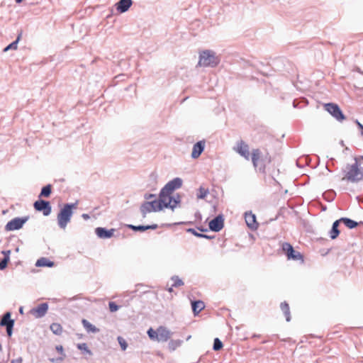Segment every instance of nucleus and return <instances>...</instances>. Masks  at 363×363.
<instances>
[{
	"instance_id": "55",
	"label": "nucleus",
	"mask_w": 363,
	"mask_h": 363,
	"mask_svg": "<svg viewBox=\"0 0 363 363\" xmlns=\"http://www.w3.org/2000/svg\"><path fill=\"white\" fill-rule=\"evenodd\" d=\"M197 229L201 232H206L207 231V229L206 228H204L203 227H198Z\"/></svg>"
},
{
	"instance_id": "36",
	"label": "nucleus",
	"mask_w": 363,
	"mask_h": 363,
	"mask_svg": "<svg viewBox=\"0 0 363 363\" xmlns=\"http://www.w3.org/2000/svg\"><path fill=\"white\" fill-rule=\"evenodd\" d=\"M172 280L173 281V287H179L184 285V281L178 276H173Z\"/></svg>"
},
{
	"instance_id": "54",
	"label": "nucleus",
	"mask_w": 363,
	"mask_h": 363,
	"mask_svg": "<svg viewBox=\"0 0 363 363\" xmlns=\"http://www.w3.org/2000/svg\"><path fill=\"white\" fill-rule=\"evenodd\" d=\"M82 217L84 220H88V219H89V218H90L89 215V214H87V213H83V214L82 215Z\"/></svg>"
},
{
	"instance_id": "26",
	"label": "nucleus",
	"mask_w": 363,
	"mask_h": 363,
	"mask_svg": "<svg viewBox=\"0 0 363 363\" xmlns=\"http://www.w3.org/2000/svg\"><path fill=\"white\" fill-rule=\"evenodd\" d=\"M52 185L51 184H47L46 186H44L40 191V194L38 195V198L40 199L42 197L48 198L50 197L51 193H52Z\"/></svg>"
},
{
	"instance_id": "6",
	"label": "nucleus",
	"mask_w": 363,
	"mask_h": 363,
	"mask_svg": "<svg viewBox=\"0 0 363 363\" xmlns=\"http://www.w3.org/2000/svg\"><path fill=\"white\" fill-rule=\"evenodd\" d=\"M281 249L286 254L288 259L303 261V256L294 250V247L289 242H283Z\"/></svg>"
},
{
	"instance_id": "45",
	"label": "nucleus",
	"mask_w": 363,
	"mask_h": 363,
	"mask_svg": "<svg viewBox=\"0 0 363 363\" xmlns=\"http://www.w3.org/2000/svg\"><path fill=\"white\" fill-rule=\"evenodd\" d=\"M342 223V220H341V218L337 220H335L333 225H332V228H338V226L340 225V223Z\"/></svg>"
},
{
	"instance_id": "62",
	"label": "nucleus",
	"mask_w": 363,
	"mask_h": 363,
	"mask_svg": "<svg viewBox=\"0 0 363 363\" xmlns=\"http://www.w3.org/2000/svg\"><path fill=\"white\" fill-rule=\"evenodd\" d=\"M196 217H199H199H201V213H197L196 214Z\"/></svg>"
},
{
	"instance_id": "57",
	"label": "nucleus",
	"mask_w": 363,
	"mask_h": 363,
	"mask_svg": "<svg viewBox=\"0 0 363 363\" xmlns=\"http://www.w3.org/2000/svg\"><path fill=\"white\" fill-rule=\"evenodd\" d=\"M293 106H294V108H296V107H297V104H296V100H294V101H293Z\"/></svg>"
},
{
	"instance_id": "50",
	"label": "nucleus",
	"mask_w": 363,
	"mask_h": 363,
	"mask_svg": "<svg viewBox=\"0 0 363 363\" xmlns=\"http://www.w3.org/2000/svg\"><path fill=\"white\" fill-rule=\"evenodd\" d=\"M56 350H57V352H59L61 354L63 352V347H62V345L56 346Z\"/></svg>"
},
{
	"instance_id": "22",
	"label": "nucleus",
	"mask_w": 363,
	"mask_h": 363,
	"mask_svg": "<svg viewBox=\"0 0 363 363\" xmlns=\"http://www.w3.org/2000/svg\"><path fill=\"white\" fill-rule=\"evenodd\" d=\"M35 266L38 267H52L55 266V262L46 257H41L37 260Z\"/></svg>"
},
{
	"instance_id": "9",
	"label": "nucleus",
	"mask_w": 363,
	"mask_h": 363,
	"mask_svg": "<svg viewBox=\"0 0 363 363\" xmlns=\"http://www.w3.org/2000/svg\"><path fill=\"white\" fill-rule=\"evenodd\" d=\"M33 207L36 211L42 212L45 216H49L52 211L50 201L41 199L34 202Z\"/></svg>"
},
{
	"instance_id": "56",
	"label": "nucleus",
	"mask_w": 363,
	"mask_h": 363,
	"mask_svg": "<svg viewBox=\"0 0 363 363\" xmlns=\"http://www.w3.org/2000/svg\"><path fill=\"white\" fill-rule=\"evenodd\" d=\"M19 313H21V314H23V308L22 306H21V307L19 308Z\"/></svg>"
},
{
	"instance_id": "2",
	"label": "nucleus",
	"mask_w": 363,
	"mask_h": 363,
	"mask_svg": "<svg viewBox=\"0 0 363 363\" xmlns=\"http://www.w3.org/2000/svg\"><path fill=\"white\" fill-rule=\"evenodd\" d=\"M77 202L65 203L57 214V224L61 229H65L70 222L73 209L77 208Z\"/></svg>"
},
{
	"instance_id": "14",
	"label": "nucleus",
	"mask_w": 363,
	"mask_h": 363,
	"mask_svg": "<svg viewBox=\"0 0 363 363\" xmlns=\"http://www.w3.org/2000/svg\"><path fill=\"white\" fill-rule=\"evenodd\" d=\"M158 337L157 342H167L172 336V333L164 326L157 328Z\"/></svg>"
},
{
	"instance_id": "32",
	"label": "nucleus",
	"mask_w": 363,
	"mask_h": 363,
	"mask_svg": "<svg viewBox=\"0 0 363 363\" xmlns=\"http://www.w3.org/2000/svg\"><path fill=\"white\" fill-rule=\"evenodd\" d=\"M209 191L208 189H205L202 186H200L199 189V194H197V199H203L208 194Z\"/></svg>"
},
{
	"instance_id": "51",
	"label": "nucleus",
	"mask_w": 363,
	"mask_h": 363,
	"mask_svg": "<svg viewBox=\"0 0 363 363\" xmlns=\"http://www.w3.org/2000/svg\"><path fill=\"white\" fill-rule=\"evenodd\" d=\"M62 359H63V357H58L57 359H54V358L50 359V361L52 362H55L62 361Z\"/></svg>"
},
{
	"instance_id": "33",
	"label": "nucleus",
	"mask_w": 363,
	"mask_h": 363,
	"mask_svg": "<svg viewBox=\"0 0 363 363\" xmlns=\"http://www.w3.org/2000/svg\"><path fill=\"white\" fill-rule=\"evenodd\" d=\"M147 333L150 340L157 341V337H158L157 329L156 330H155L154 329L150 328L148 329Z\"/></svg>"
},
{
	"instance_id": "34",
	"label": "nucleus",
	"mask_w": 363,
	"mask_h": 363,
	"mask_svg": "<svg viewBox=\"0 0 363 363\" xmlns=\"http://www.w3.org/2000/svg\"><path fill=\"white\" fill-rule=\"evenodd\" d=\"M223 347V342L218 337H216L213 341V350L214 351H218L221 350Z\"/></svg>"
},
{
	"instance_id": "58",
	"label": "nucleus",
	"mask_w": 363,
	"mask_h": 363,
	"mask_svg": "<svg viewBox=\"0 0 363 363\" xmlns=\"http://www.w3.org/2000/svg\"><path fill=\"white\" fill-rule=\"evenodd\" d=\"M23 0H15V1L17 3V4H20L23 1Z\"/></svg>"
},
{
	"instance_id": "35",
	"label": "nucleus",
	"mask_w": 363,
	"mask_h": 363,
	"mask_svg": "<svg viewBox=\"0 0 363 363\" xmlns=\"http://www.w3.org/2000/svg\"><path fill=\"white\" fill-rule=\"evenodd\" d=\"M77 348L82 350L84 353H86L89 355L92 354L91 351L88 348L87 345L86 343L77 344Z\"/></svg>"
},
{
	"instance_id": "21",
	"label": "nucleus",
	"mask_w": 363,
	"mask_h": 363,
	"mask_svg": "<svg viewBox=\"0 0 363 363\" xmlns=\"http://www.w3.org/2000/svg\"><path fill=\"white\" fill-rule=\"evenodd\" d=\"M22 35H23V30H19L18 31V35H17L16 39L13 42H12L9 45H8L4 49V52H7L9 50H16L17 48H18V43L21 40V39L22 38Z\"/></svg>"
},
{
	"instance_id": "60",
	"label": "nucleus",
	"mask_w": 363,
	"mask_h": 363,
	"mask_svg": "<svg viewBox=\"0 0 363 363\" xmlns=\"http://www.w3.org/2000/svg\"><path fill=\"white\" fill-rule=\"evenodd\" d=\"M322 210H323V211H325V210H326V206H323V207H322Z\"/></svg>"
},
{
	"instance_id": "27",
	"label": "nucleus",
	"mask_w": 363,
	"mask_h": 363,
	"mask_svg": "<svg viewBox=\"0 0 363 363\" xmlns=\"http://www.w3.org/2000/svg\"><path fill=\"white\" fill-rule=\"evenodd\" d=\"M280 308L286 317V320L289 322L291 320V314L289 304L286 301H284L281 303Z\"/></svg>"
},
{
	"instance_id": "61",
	"label": "nucleus",
	"mask_w": 363,
	"mask_h": 363,
	"mask_svg": "<svg viewBox=\"0 0 363 363\" xmlns=\"http://www.w3.org/2000/svg\"><path fill=\"white\" fill-rule=\"evenodd\" d=\"M196 217H199H199H201V213H197L196 214Z\"/></svg>"
},
{
	"instance_id": "18",
	"label": "nucleus",
	"mask_w": 363,
	"mask_h": 363,
	"mask_svg": "<svg viewBox=\"0 0 363 363\" xmlns=\"http://www.w3.org/2000/svg\"><path fill=\"white\" fill-rule=\"evenodd\" d=\"M236 151L245 159H250V152L248 145L242 140L238 143Z\"/></svg>"
},
{
	"instance_id": "48",
	"label": "nucleus",
	"mask_w": 363,
	"mask_h": 363,
	"mask_svg": "<svg viewBox=\"0 0 363 363\" xmlns=\"http://www.w3.org/2000/svg\"><path fill=\"white\" fill-rule=\"evenodd\" d=\"M355 123H356L358 128L361 131V135H363V125L361 123H359L357 120L355 121Z\"/></svg>"
},
{
	"instance_id": "8",
	"label": "nucleus",
	"mask_w": 363,
	"mask_h": 363,
	"mask_svg": "<svg viewBox=\"0 0 363 363\" xmlns=\"http://www.w3.org/2000/svg\"><path fill=\"white\" fill-rule=\"evenodd\" d=\"M325 110L330 113L337 121L342 122L345 116L339 106L334 103H328L324 105Z\"/></svg>"
},
{
	"instance_id": "63",
	"label": "nucleus",
	"mask_w": 363,
	"mask_h": 363,
	"mask_svg": "<svg viewBox=\"0 0 363 363\" xmlns=\"http://www.w3.org/2000/svg\"><path fill=\"white\" fill-rule=\"evenodd\" d=\"M253 337H259V335H254Z\"/></svg>"
},
{
	"instance_id": "15",
	"label": "nucleus",
	"mask_w": 363,
	"mask_h": 363,
	"mask_svg": "<svg viewBox=\"0 0 363 363\" xmlns=\"http://www.w3.org/2000/svg\"><path fill=\"white\" fill-rule=\"evenodd\" d=\"M245 219L247 225L252 230H257L258 228V223L256 220V216L252 211L246 212L245 213Z\"/></svg>"
},
{
	"instance_id": "17",
	"label": "nucleus",
	"mask_w": 363,
	"mask_h": 363,
	"mask_svg": "<svg viewBox=\"0 0 363 363\" xmlns=\"http://www.w3.org/2000/svg\"><path fill=\"white\" fill-rule=\"evenodd\" d=\"M133 4L132 0H119L116 4V10L121 13H125L128 11Z\"/></svg>"
},
{
	"instance_id": "12",
	"label": "nucleus",
	"mask_w": 363,
	"mask_h": 363,
	"mask_svg": "<svg viewBox=\"0 0 363 363\" xmlns=\"http://www.w3.org/2000/svg\"><path fill=\"white\" fill-rule=\"evenodd\" d=\"M48 310V304L47 303H43L39 304L37 307L32 308L30 313L36 318H40L45 315Z\"/></svg>"
},
{
	"instance_id": "25",
	"label": "nucleus",
	"mask_w": 363,
	"mask_h": 363,
	"mask_svg": "<svg viewBox=\"0 0 363 363\" xmlns=\"http://www.w3.org/2000/svg\"><path fill=\"white\" fill-rule=\"evenodd\" d=\"M342 223L347 227L349 229L355 228L359 225V223L355 220H353L349 218L342 217L341 218Z\"/></svg>"
},
{
	"instance_id": "47",
	"label": "nucleus",
	"mask_w": 363,
	"mask_h": 363,
	"mask_svg": "<svg viewBox=\"0 0 363 363\" xmlns=\"http://www.w3.org/2000/svg\"><path fill=\"white\" fill-rule=\"evenodd\" d=\"M355 123H356L358 128L361 131V135H363V125L361 123H359L357 120L355 121Z\"/></svg>"
},
{
	"instance_id": "64",
	"label": "nucleus",
	"mask_w": 363,
	"mask_h": 363,
	"mask_svg": "<svg viewBox=\"0 0 363 363\" xmlns=\"http://www.w3.org/2000/svg\"><path fill=\"white\" fill-rule=\"evenodd\" d=\"M341 145H344V143H343V141H341Z\"/></svg>"
},
{
	"instance_id": "30",
	"label": "nucleus",
	"mask_w": 363,
	"mask_h": 363,
	"mask_svg": "<svg viewBox=\"0 0 363 363\" xmlns=\"http://www.w3.org/2000/svg\"><path fill=\"white\" fill-rule=\"evenodd\" d=\"M50 328L51 331L57 335H61L62 333V327L60 324L57 323H53L50 325Z\"/></svg>"
},
{
	"instance_id": "19",
	"label": "nucleus",
	"mask_w": 363,
	"mask_h": 363,
	"mask_svg": "<svg viewBox=\"0 0 363 363\" xmlns=\"http://www.w3.org/2000/svg\"><path fill=\"white\" fill-rule=\"evenodd\" d=\"M128 228L134 230V231H140V232H144L147 230H155L158 228V225L157 224H152V225H128Z\"/></svg>"
},
{
	"instance_id": "42",
	"label": "nucleus",
	"mask_w": 363,
	"mask_h": 363,
	"mask_svg": "<svg viewBox=\"0 0 363 363\" xmlns=\"http://www.w3.org/2000/svg\"><path fill=\"white\" fill-rule=\"evenodd\" d=\"M186 231H187L188 233H192L194 235H195V236H196V237H197V238L203 237L202 233H198V232H197V231H196V230H195V229H194V228H189V229H187V230H186Z\"/></svg>"
},
{
	"instance_id": "59",
	"label": "nucleus",
	"mask_w": 363,
	"mask_h": 363,
	"mask_svg": "<svg viewBox=\"0 0 363 363\" xmlns=\"http://www.w3.org/2000/svg\"><path fill=\"white\" fill-rule=\"evenodd\" d=\"M184 223H183V222H180V223H178L177 224H178V225H179V224H184ZM188 223V224H191V222H189V223Z\"/></svg>"
},
{
	"instance_id": "3",
	"label": "nucleus",
	"mask_w": 363,
	"mask_h": 363,
	"mask_svg": "<svg viewBox=\"0 0 363 363\" xmlns=\"http://www.w3.org/2000/svg\"><path fill=\"white\" fill-rule=\"evenodd\" d=\"M252 162L254 167L257 168L259 172L265 173L266 167L270 164L272 158L268 153L263 155L259 149H253L252 152Z\"/></svg>"
},
{
	"instance_id": "43",
	"label": "nucleus",
	"mask_w": 363,
	"mask_h": 363,
	"mask_svg": "<svg viewBox=\"0 0 363 363\" xmlns=\"http://www.w3.org/2000/svg\"><path fill=\"white\" fill-rule=\"evenodd\" d=\"M156 196H156V194H145L144 195V198H145V199H146V200H147V201H148V200L152 201V200H153V199H156Z\"/></svg>"
},
{
	"instance_id": "24",
	"label": "nucleus",
	"mask_w": 363,
	"mask_h": 363,
	"mask_svg": "<svg viewBox=\"0 0 363 363\" xmlns=\"http://www.w3.org/2000/svg\"><path fill=\"white\" fill-rule=\"evenodd\" d=\"M82 323L88 333H96L99 332V328H97L95 325H92L86 319H82Z\"/></svg>"
},
{
	"instance_id": "53",
	"label": "nucleus",
	"mask_w": 363,
	"mask_h": 363,
	"mask_svg": "<svg viewBox=\"0 0 363 363\" xmlns=\"http://www.w3.org/2000/svg\"><path fill=\"white\" fill-rule=\"evenodd\" d=\"M202 235H203V237H202L203 238H206V239H208V240L214 238V236H210V235H208L206 234H203V233H202Z\"/></svg>"
},
{
	"instance_id": "4",
	"label": "nucleus",
	"mask_w": 363,
	"mask_h": 363,
	"mask_svg": "<svg viewBox=\"0 0 363 363\" xmlns=\"http://www.w3.org/2000/svg\"><path fill=\"white\" fill-rule=\"evenodd\" d=\"M220 62V58L216 53L209 50H206L200 53L199 64L204 67H216Z\"/></svg>"
},
{
	"instance_id": "1",
	"label": "nucleus",
	"mask_w": 363,
	"mask_h": 363,
	"mask_svg": "<svg viewBox=\"0 0 363 363\" xmlns=\"http://www.w3.org/2000/svg\"><path fill=\"white\" fill-rule=\"evenodd\" d=\"M360 160H363V156L355 157L354 164L346 165L345 169L342 170L344 173L342 180L351 183H358L363 181V167H360Z\"/></svg>"
},
{
	"instance_id": "49",
	"label": "nucleus",
	"mask_w": 363,
	"mask_h": 363,
	"mask_svg": "<svg viewBox=\"0 0 363 363\" xmlns=\"http://www.w3.org/2000/svg\"><path fill=\"white\" fill-rule=\"evenodd\" d=\"M22 362H23V359L21 357H19L16 359H12L11 362V363H22Z\"/></svg>"
},
{
	"instance_id": "40",
	"label": "nucleus",
	"mask_w": 363,
	"mask_h": 363,
	"mask_svg": "<svg viewBox=\"0 0 363 363\" xmlns=\"http://www.w3.org/2000/svg\"><path fill=\"white\" fill-rule=\"evenodd\" d=\"M118 340L121 347L122 350H125L128 347V344L125 342V340L122 337L120 336L118 337Z\"/></svg>"
},
{
	"instance_id": "16",
	"label": "nucleus",
	"mask_w": 363,
	"mask_h": 363,
	"mask_svg": "<svg viewBox=\"0 0 363 363\" xmlns=\"http://www.w3.org/2000/svg\"><path fill=\"white\" fill-rule=\"evenodd\" d=\"M205 148V141L204 140H200L197 143H196L192 149L191 152V157L193 159L198 158L201 153L203 152Z\"/></svg>"
},
{
	"instance_id": "41",
	"label": "nucleus",
	"mask_w": 363,
	"mask_h": 363,
	"mask_svg": "<svg viewBox=\"0 0 363 363\" xmlns=\"http://www.w3.org/2000/svg\"><path fill=\"white\" fill-rule=\"evenodd\" d=\"M9 262V259H7V257H4L2 259L0 260V269L3 270L4 269Z\"/></svg>"
},
{
	"instance_id": "13",
	"label": "nucleus",
	"mask_w": 363,
	"mask_h": 363,
	"mask_svg": "<svg viewBox=\"0 0 363 363\" xmlns=\"http://www.w3.org/2000/svg\"><path fill=\"white\" fill-rule=\"evenodd\" d=\"M116 229H107L106 228L98 227L95 228L96 235L101 239H108L113 236Z\"/></svg>"
},
{
	"instance_id": "10",
	"label": "nucleus",
	"mask_w": 363,
	"mask_h": 363,
	"mask_svg": "<svg viewBox=\"0 0 363 363\" xmlns=\"http://www.w3.org/2000/svg\"><path fill=\"white\" fill-rule=\"evenodd\" d=\"M166 199L164 196H162V194H159L158 199H153L152 201H146L148 203V206L153 209L154 212L160 211L163 209V208H167L169 206V203H166Z\"/></svg>"
},
{
	"instance_id": "37",
	"label": "nucleus",
	"mask_w": 363,
	"mask_h": 363,
	"mask_svg": "<svg viewBox=\"0 0 363 363\" xmlns=\"http://www.w3.org/2000/svg\"><path fill=\"white\" fill-rule=\"evenodd\" d=\"M335 193L334 191L325 192L323 194V198L327 201H332L335 198Z\"/></svg>"
},
{
	"instance_id": "52",
	"label": "nucleus",
	"mask_w": 363,
	"mask_h": 363,
	"mask_svg": "<svg viewBox=\"0 0 363 363\" xmlns=\"http://www.w3.org/2000/svg\"><path fill=\"white\" fill-rule=\"evenodd\" d=\"M167 202H169L170 204H173V199H172V194H169L167 196Z\"/></svg>"
},
{
	"instance_id": "38",
	"label": "nucleus",
	"mask_w": 363,
	"mask_h": 363,
	"mask_svg": "<svg viewBox=\"0 0 363 363\" xmlns=\"http://www.w3.org/2000/svg\"><path fill=\"white\" fill-rule=\"evenodd\" d=\"M340 235V230L338 228H331L329 232V236L332 240L336 239Z\"/></svg>"
},
{
	"instance_id": "7",
	"label": "nucleus",
	"mask_w": 363,
	"mask_h": 363,
	"mask_svg": "<svg viewBox=\"0 0 363 363\" xmlns=\"http://www.w3.org/2000/svg\"><path fill=\"white\" fill-rule=\"evenodd\" d=\"M29 216L16 217L9 221L5 225L6 231L18 230L23 228V225L28 220Z\"/></svg>"
},
{
	"instance_id": "11",
	"label": "nucleus",
	"mask_w": 363,
	"mask_h": 363,
	"mask_svg": "<svg viewBox=\"0 0 363 363\" xmlns=\"http://www.w3.org/2000/svg\"><path fill=\"white\" fill-rule=\"evenodd\" d=\"M224 226V218L223 214H219L213 218L208 223L209 229L213 232H219Z\"/></svg>"
},
{
	"instance_id": "20",
	"label": "nucleus",
	"mask_w": 363,
	"mask_h": 363,
	"mask_svg": "<svg viewBox=\"0 0 363 363\" xmlns=\"http://www.w3.org/2000/svg\"><path fill=\"white\" fill-rule=\"evenodd\" d=\"M11 312H6L0 321V326L7 327L8 325H14L15 321L13 319L11 318Z\"/></svg>"
},
{
	"instance_id": "5",
	"label": "nucleus",
	"mask_w": 363,
	"mask_h": 363,
	"mask_svg": "<svg viewBox=\"0 0 363 363\" xmlns=\"http://www.w3.org/2000/svg\"><path fill=\"white\" fill-rule=\"evenodd\" d=\"M182 185V179L176 177L172 180L167 182L164 187L160 190V194L162 196H164L166 200H167V196L169 194H172L174 190L179 189Z\"/></svg>"
},
{
	"instance_id": "23",
	"label": "nucleus",
	"mask_w": 363,
	"mask_h": 363,
	"mask_svg": "<svg viewBox=\"0 0 363 363\" xmlns=\"http://www.w3.org/2000/svg\"><path fill=\"white\" fill-rule=\"evenodd\" d=\"M205 307L203 301L198 300L191 302V308L194 315L199 314Z\"/></svg>"
},
{
	"instance_id": "39",
	"label": "nucleus",
	"mask_w": 363,
	"mask_h": 363,
	"mask_svg": "<svg viewBox=\"0 0 363 363\" xmlns=\"http://www.w3.org/2000/svg\"><path fill=\"white\" fill-rule=\"evenodd\" d=\"M108 307L111 312H116L119 309V306L113 301L108 303Z\"/></svg>"
},
{
	"instance_id": "29",
	"label": "nucleus",
	"mask_w": 363,
	"mask_h": 363,
	"mask_svg": "<svg viewBox=\"0 0 363 363\" xmlns=\"http://www.w3.org/2000/svg\"><path fill=\"white\" fill-rule=\"evenodd\" d=\"M172 199H173V204H169V206H167V208H171L174 210L177 205H179L181 202V196L177 193L175 194L172 195ZM166 203H170L169 202H167Z\"/></svg>"
},
{
	"instance_id": "44",
	"label": "nucleus",
	"mask_w": 363,
	"mask_h": 363,
	"mask_svg": "<svg viewBox=\"0 0 363 363\" xmlns=\"http://www.w3.org/2000/svg\"><path fill=\"white\" fill-rule=\"evenodd\" d=\"M13 326H14V325H8L7 327H6V333L9 337H11V335L13 334Z\"/></svg>"
},
{
	"instance_id": "31",
	"label": "nucleus",
	"mask_w": 363,
	"mask_h": 363,
	"mask_svg": "<svg viewBox=\"0 0 363 363\" xmlns=\"http://www.w3.org/2000/svg\"><path fill=\"white\" fill-rule=\"evenodd\" d=\"M182 342L183 341L181 340H170L168 344V347H169V350H171V351L175 350L177 347H179L182 345Z\"/></svg>"
},
{
	"instance_id": "46",
	"label": "nucleus",
	"mask_w": 363,
	"mask_h": 363,
	"mask_svg": "<svg viewBox=\"0 0 363 363\" xmlns=\"http://www.w3.org/2000/svg\"><path fill=\"white\" fill-rule=\"evenodd\" d=\"M2 254L4 255V257H7V259H10V254L11 250H4L2 251Z\"/></svg>"
},
{
	"instance_id": "28",
	"label": "nucleus",
	"mask_w": 363,
	"mask_h": 363,
	"mask_svg": "<svg viewBox=\"0 0 363 363\" xmlns=\"http://www.w3.org/2000/svg\"><path fill=\"white\" fill-rule=\"evenodd\" d=\"M140 211L141 212L142 216L145 218L148 213L153 212V209L148 206V203L147 201H144L140 207Z\"/></svg>"
}]
</instances>
